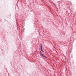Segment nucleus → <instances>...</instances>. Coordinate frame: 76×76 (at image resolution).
<instances>
[{
	"mask_svg": "<svg viewBox=\"0 0 76 76\" xmlns=\"http://www.w3.org/2000/svg\"><path fill=\"white\" fill-rule=\"evenodd\" d=\"M40 54H41V56H42V57H45V56L43 55V54H42V53H41V51H40Z\"/></svg>",
	"mask_w": 76,
	"mask_h": 76,
	"instance_id": "1",
	"label": "nucleus"
},
{
	"mask_svg": "<svg viewBox=\"0 0 76 76\" xmlns=\"http://www.w3.org/2000/svg\"><path fill=\"white\" fill-rule=\"evenodd\" d=\"M41 51H42V52L44 53V51H43V50H42V45L41 46Z\"/></svg>",
	"mask_w": 76,
	"mask_h": 76,
	"instance_id": "2",
	"label": "nucleus"
}]
</instances>
